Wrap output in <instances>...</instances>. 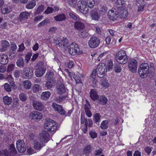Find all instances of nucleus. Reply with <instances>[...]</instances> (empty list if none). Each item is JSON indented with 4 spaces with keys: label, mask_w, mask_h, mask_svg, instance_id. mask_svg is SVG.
Segmentation results:
<instances>
[{
    "label": "nucleus",
    "mask_w": 156,
    "mask_h": 156,
    "mask_svg": "<svg viewBox=\"0 0 156 156\" xmlns=\"http://www.w3.org/2000/svg\"><path fill=\"white\" fill-rule=\"evenodd\" d=\"M4 89L5 90L9 92L11 91V88L10 85L8 83H5L4 85Z\"/></svg>",
    "instance_id": "54"
},
{
    "label": "nucleus",
    "mask_w": 156,
    "mask_h": 156,
    "mask_svg": "<svg viewBox=\"0 0 156 156\" xmlns=\"http://www.w3.org/2000/svg\"><path fill=\"white\" fill-rule=\"evenodd\" d=\"M39 136L40 139L45 143H47L49 140V134L46 131H42L40 134Z\"/></svg>",
    "instance_id": "16"
},
{
    "label": "nucleus",
    "mask_w": 156,
    "mask_h": 156,
    "mask_svg": "<svg viewBox=\"0 0 156 156\" xmlns=\"http://www.w3.org/2000/svg\"><path fill=\"white\" fill-rule=\"evenodd\" d=\"M97 75L99 78H103L107 72L106 66L104 63L100 64L97 68Z\"/></svg>",
    "instance_id": "3"
},
{
    "label": "nucleus",
    "mask_w": 156,
    "mask_h": 156,
    "mask_svg": "<svg viewBox=\"0 0 156 156\" xmlns=\"http://www.w3.org/2000/svg\"><path fill=\"white\" fill-rule=\"evenodd\" d=\"M44 10V6L43 5H39L38 8L36 9L34 12V15L35 16L37 14H40Z\"/></svg>",
    "instance_id": "38"
},
{
    "label": "nucleus",
    "mask_w": 156,
    "mask_h": 156,
    "mask_svg": "<svg viewBox=\"0 0 156 156\" xmlns=\"http://www.w3.org/2000/svg\"><path fill=\"white\" fill-rule=\"evenodd\" d=\"M16 65L20 68L23 67L25 66V63L23 58L20 57L17 59L16 62Z\"/></svg>",
    "instance_id": "27"
},
{
    "label": "nucleus",
    "mask_w": 156,
    "mask_h": 156,
    "mask_svg": "<svg viewBox=\"0 0 156 156\" xmlns=\"http://www.w3.org/2000/svg\"><path fill=\"white\" fill-rule=\"evenodd\" d=\"M61 40V39L59 37H55L54 39L53 42L56 45H59V47L60 45H62L60 43Z\"/></svg>",
    "instance_id": "52"
},
{
    "label": "nucleus",
    "mask_w": 156,
    "mask_h": 156,
    "mask_svg": "<svg viewBox=\"0 0 156 156\" xmlns=\"http://www.w3.org/2000/svg\"><path fill=\"white\" fill-rule=\"evenodd\" d=\"M52 125V126H51L49 128H47L48 131L53 132L57 129V125L55 122H54Z\"/></svg>",
    "instance_id": "45"
},
{
    "label": "nucleus",
    "mask_w": 156,
    "mask_h": 156,
    "mask_svg": "<svg viewBox=\"0 0 156 156\" xmlns=\"http://www.w3.org/2000/svg\"><path fill=\"white\" fill-rule=\"evenodd\" d=\"M97 100H98L97 102L99 105H104L107 104L108 99L104 95H101L99 96Z\"/></svg>",
    "instance_id": "20"
},
{
    "label": "nucleus",
    "mask_w": 156,
    "mask_h": 156,
    "mask_svg": "<svg viewBox=\"0 0 156 156\" xmlns=\"http://www.w3.org/2000/svg\"><path fill=\"white\" fill-rule=\"evenodd\" d=\"M119 15L118 12L115 9L110 10L108 12V17L110 20H116Z\"/></svg>",
    "instance_id": "11"
},
{
    "label": "nucleus",
    "mask_w": 156,
    "mask_h": 156,
    "mask_svg": "<svg viewBox=\"0 0 156 156\" xmlns=\"http://www.w3.org/2000/svg\"><path fill=\"white\" fill-rule=\"evenodd\" d=\"M77 5L78 9L81 12L84 14H86L88 12V8L87 6L86 3L84 1H79Z\"/></svg>",
    "instance_id": "6"
},
{
    "label": "nucleus",
    "mask_w": 156,
    "mask_h": 156,
    "mask_svg": "<svg viewBox=\"0 0 156 156\" xmlns=\"http://www.w3.org/2000/svg\"><path fill=\"white\" fill-rule=\"evenodd\" d=\"M89 94L90 98L93 101H94L98 99L99 96L98 95V91L95 89H91Z\"/></svg>",
    "instance_id": "18"
},
{
    "label": "nucleus",
    "mask_w": 156,
    "mask_h": 156,
    "mask_svg": "<svg viewBox=\"0 0 156 156\" xmlns=\"http://www.w3.org/2000/svg\"><path fill=\"white\" fill-rule=\"evenodd\" d=\"M107 68L109 69H112L113 67V63L112 61H109L107 65Z\"/></svg>",
    "instance_id": "61"
},
{
    "label": "nucleus",
    "mask_w": 156,
    "mask_h": 156,
    "mask_svg": "<svg viewBox=\"0 0 156 156\" xmlns=\"http://www.w3.org/2000/svg\"><path fill=\"white\" fill-rule=\"evenodd\" d=\"M90 15L92 20H98L100 18L98 10L97 9L92 10L90 12Z\"/></svg>",
    "instance_id": "22"
},
{
    "label": "nucleus",
    "mask_w": 156,
    "mask_h": 156,
    "mask_svg": "<svg viewBox=\"0 0 156 156\" xmlns=\"http://www.w3.org/2000/svg\"><path fill=\"white\" fill-rule=\"evenodd\" d=\"M86 104L84 105V108L86 113L88 117H91L92 115V113L90 111L91 106L89 101L86 100Z\"/></svg>",
    "instance_id": "14"
},
{
    "label": "nucleus",
    "mask_w": 156,
    "mask_h": 156,
    "mask_svg": "<svg viewBox=\"0 0 156 156\" xmlns=\"http://www.w3.org/2000/svg\"><path fill=\"white\" fill-rule=\"evenodd\" d=\"M55 122L51 119L46 120L44 123V127L46 129L48 130L47 128H49Z\"/></svg>",
    "instance_id": "30"
},
{
    "label": "nucleus",
    "mask_w": 156,
    "mask_h": 156,
    "mask_svg": "<svg viewBox=\"0 0 156 156\" xmlns=\"http://www.w3.org/2000/svg\"><path fill=\"white\" fill-rule=\"evenodd\" d=\"M16 147L19 152L23 153L26 150V147L24 142L20 140H18L16 143Z\"/></svg>",
    "instance_id": "10"
},
{
    "label": "nucleus",
    "mask_w": 156,
    "mask_h": 156,
    "mask_svg": "<svg viewBox=\"0 0 156 156\" xmlns=\"http://www.w3.org/2000/svg\"><path fill=\"white\" fill-rule=\"evenodd\" d=\"M45 87L48 89L52 88L53 87V82L51 81L46 82Z\"/></svg>",
    "instance_id": "51"
},
{
    "label": "nucleus",
    "mask_w": 156,
    "mask_h": 156,
    "mask_svg": "<svg viewBox=\"0 0 156 156\" xmlns=\"http://www.w3.org/2000/svg\"><path fill=\"white\" fill-rule=\"evenodd\" d=\"M74 27L77 30H81L83 29L85 27L84 24L82 22L76 21L74 23Z\"/></svg>",
    "instance_id": "24"
},
{
    "label": "nucleus",
    "mask_w": 156,
    "mask_h": 156,
    "mask_svg": "<svg viewBox=\"0 0 156 156\" xmlns=\"http://www.w3.org/2000/svg\"><path fill=\"white\" fill-rule=\"evenodd\" d=\"M45 146V144L42 142L35 141L34 144V148L35 150L40 151L41 148Z\"/></svg>",
    "instance_id": "23"
},
{
    "label": "nucleus",
    "mask_w": 156,
    "mask_h": 156,
    "mask_svg": "<svg viewBox=\"0 0 156 156\" xmlns=\"http://www.w3.org/2000/svg\"><path fill=\"white\" fill-rule=\"evenodd\" d=\"M68 94H66L65 95L62 96H58L55 98V101L58 103H60L64 100L66 98L68 97Z\"/></svg>",
    "instance_id": "33"
},
{
    "label": "nucleus",
    "mask_w": 156,
    "mask_h": 156,
    "mask_svg": "<svg viewBox=\"0 0 156 156\" xmlns=\"http://www.w3.org/2000/svg\"><path fill=\"white\" fill-rule=\"evenodd\" d=\"M23 74L24 77L25 79H29L32 77L34 72L32 69L26 67L23 70Z\"/></svg>",
    "instance_id": "8"
},
{
    "label": "nucleus",
    "mask_w": 156,
    "mask_h": 156,
    "mask_svg": "<svg viewBox=\"0 0 156 156\" xmlns=\"http://www.w3.org/2000/svg\"><path fill=\"white\" fill-rule=\"evenodd\" d=\"M46 68H45L40 66L35 71V75L37 77H41L44 74Z\"/></svg>",
    "instance_id": "19"
},
{
    "label": "nucleus",
    "mask_w": 156,
    "mask_h": 156,
    "mask_svg": "<svg viewBox=\"0 0 156 156\" xmlns=\"http://www.w3.org/2000/svg\"><path fill=\"white\" fill-rule=\"evenodd\" d=\"M69 16L72 19L76 20H80V19L79 16L76 14L72 12H69Z\"/></svg>",
    "instance_id": "42"
},
{
    "label": "nucleus",
    "mask_w": 156,
    "mask_h": 156,
    "mask_svg": "<svg viewBox=\"0 0 156 156\" xmlns=\"http://www.w3.org/2000/svg\"><path fill=\"white\" fill-rule=\"evenodd\" d=\"M115 4L118 8L123 7L125 4V1L124 0H117Z\"/></svg>",
    "instance_id": "39"
},
{
    "label": "nucleus",
    "mask_w": 156,
    "mask_h": 156,
    "mask_svg": "<svg viewBox=\"0 0 156 156\" xmlns=\"http://www.w3.org/2000/svg\"><path fill=\"white\" fill-rule=\"evenodd\" d=\"M10 83L13 89L16 90L17 89V87L15 85V82L13 81H11Z\"/></svg>",
    "instance_id": "64"
},
{
    "label": "nucleus",
    "mask_w": 156,
    "mask_h": 156,
    "mask_svg": "<svg viewBox=\"0 0 156 156\" xmlns=\"http://www.w3.org/2000/svg\"><path fill=\"white\" fill-rule=\"evenodd\" d=\"M114 70L115 73H119L121 71V68L120 65L119 64H116L115 65Z\"/></svg>",
    "instance_id": "46"
},
{
    "label": "nucleus",
    "mask_w": 156,
    "mask_h": 156,
    "mask_svg": "<svg viewBox=\"0 0 156 156\" xmlns=\"http://www.w3.org/2000/svg\"><path fill=\"white\" fill-rule=\"evenodd\" d=\"M96 73H97V69H94L92 72L90 77L91 79L93 81H94L95 80V79L96 76Z\"/></svg>",
    "instance_id": "58"
},
{
    "label": "nucleus",
    "mask_w": 156,
    "mask_h": 156,
    "mask_svg": "<svg viewBox=\"0 0 156 156\" xmlns=\"http://www.w3.org/2000/svg\"><path fill=\"white\" fill-rule=\"evenodd\" d=\"M1 11L2 14H5L9 13L11 9L8 7H3L1 9Z\"/></svg>",
    "instance_id": "49"
},
{
    "label": "nucleus",
    "mask_w": 156,
    "mask_h": 156,
    "mask_svg": "<svg viewBox=\"0 0 156 156\" xmlns=\"http://www.w3.org/2000/svg\"><path fill=\"white\" fill-rule=\"evenodd\" d=\"M53 11L52 8L50 7H48L46 10L45 11L44 13L47 14H49L52 13Z\"/></svg>",
    "instance_id": "59"
},
{
    "label": "nucleus",
    "mask_w": 156,
    "mask_h": 156,
    "mask_svg": "<svg viewBox=\"0 0 156 156\" xmlns=\"http://www.w3.org/2000/svg\"><path fill=\"white\" fill-rule=\"evenodd\" d=\"M36 2L35 0H32L28 2L26 5V7L28 9H33L36 5Z\"/></svg>",
    "instance_id": "28"
},
{
    "label": "nucleus",
    "mask_w": 156,
    "mask_h": 156,
    "mask_svg": "<svg viewBox=\"0 0 156 156\" xmlns=\"http://www.w3.org/2000/svg\"><path fill=\"white\" fill-rule=\"evenodd\" d=\"M12 99L11 97L6 96L3 98V101L4 103L6 105H9L12 102Z\"/></svg>",
    "instance_id": "34"
},
{
    "label": "nucleus",
    "mask_w": 156,
    "mask_h": 156,
    "mask_svg": "<svg viewBox=\"0 0 156 156\" xmlns=\"http://www.w3.org/2000/svg\"><path fill=\"white\" fill-rule=\"evenodd\" d=\"M68 90L66 88L63 84H61L57 88V93L59 95H62L64 94H68Z\"/></svg>",
    "instance_id": "17"
},
{
    "label": "nucleus",
    "mask_w": 156,
    "mask_h": 156,
    "mask_svg": "<svg viewBox=\"0 0 156 156\" xmlns=\"http://www.w3.org/2000/svg\"><path fill=\"white\" fill-rule=\"evenodd\" d=\"M149 65L147 63H143L140 65L138 73L141 78H144V76H146V75L148 74L149 71Z\"/></svg>",
    "instance_id": "2"
},
{
    "label": "nucleus",
    "mask_w": 156,
    "mask_h": 156,
    "mask_svg": "<svg viewBox=\"0 0 156 156\" xmlns=\"http://www.w3.org/2000/svg\"><path fill=\"white\" fill-rule=\"evenodd\" d=\"M54 18L56 21H62L66 20V17L65 14L62 13L54 17Z\"/></svg>",
    "instance_id": "26"
},
{
    "label": "nucleus",
    "mask_w": 156,
    "mask_h": 156,
    "mask_svg": "<svg viewBox=\"0 0 156 156\" xmlns=\"http://www.w3.org/2000/svg\"><path fill=\"white\" fill-rule=\"evenodd\" d=\"M41 90V87L38 84H34L32 88L33 92L34 93L39 92Z\"/></svg>",
    "instance_id": "36"
},
{
    "label": "nucleus",
    "mask_w": 156,
    "mask_h": 156,
    "mask_svg": "<svg viewBox=\"0 0 156 156\" xmlns=\"http://www.w3.org/2000/svg\"><path fill=\"white\" fill-rule=\"evenodd\" d=\"M10 45L9 43L7 41H3L2 42L0 46V51L4 52L6 51Z\"/></svg>",
    "instance_id": "21"
},
{
    "label": "nucleus",
    "mask_w": 156,
    "mask_h": 156,
    "mask_svg": "<svg viewBox=\"0 0 156 156\" xmlns=\"http://www.w3.org/2000/svg\"><path fill=\"white\" fill-rule=\"evenodd\" d=\"M51 95V93L49 91L43 92L41 94V99L43 100H47L49 98Z\"/></svg>",
    "instance_id": "29"
},
{
    "label": "nucleus",
    "mask_w": 156,
    "mask_h": 156,
    "mask_svg": "<svg viewBox=\"0 0 156 156\" xmlns=\"http://www.w3.org/2000/svg\"><path fill=\"white\" fill-rule=\"evenodd\" d=\"M30 117L32 119L40 120L42 118V114L37 111H33L29 114Z\"/></svg>",
    "instance_id": "9"
},
{
    "label": "nucleus",
    "mask_w": 156,
    "mask_h": 156,
    "mask_svg": "<svg viewBox=\"0 0 156 156\" xmlns=\"http://www.w3.org/2000/svg\"><path fill=\"white\" fill-rule=\"evenodd\" d=\"M88 4L87 3H86V5L87 6H88V8L89 7L90 8H92L94 6V0H93V1H88Z\"/></svg>",
    "instance_id": "57"
},
{
    "label": "nucleus",
    "mask_w": 156,
    "mask_h": 156,
    "mask_svg": "<svg viewBox=\"0 0 156 156\" xmlns=\"http://www.w3.org/2000/svg\"><path fill=\"white\" fill-rule=\"evenodd\" d=\"M117 62L121 64H125L128 61V58L126 51L123 50L119 51L115 55Z\"/></svg>",
    "instance_id": "1"
},
{
    "label": "nucleus",
    "mask_w": 156,
    "mask_h": 156,
    "mask_svg": "<svg viewBox=\"0 0 156 156\" xmlns=\"http://www.w3.org/2000/svg\"><path fill=\"white\" fill-rule=\"evenodd\" d=\"M15 67V64L13 63H12L8 66L7 68V71L8 72L10 73L12 70H13Z\"/></svg>",
    "instance_id": "47"
},
{
    "label": "nucleus",
    "mask_w": 156,
    "mask_h": 156,
    "mask_svg": "<svg viewBox=\"0 0 156 156\" xmlns=\"http://www.w3.org/2000/svg\"><path fill=\"white\" fill-rule=\"evenodd\" d=\"M52 107L55 111H57L61 115H65L66 111L62 106L54 103L52 104Z\"/></svg>",
    "instance_id": "12"
},
{
    "label": "nucleus",
    "mask_w": 156,
    "mask_h": 156,
    "mask_svg": "<svg viewBox=\"0 0 156 156\" xmlns=\"http://www.w3.org/2000/svg\"><path fill=\"white\" fill-rule=\"evenodd\" d=\"M30 16V13L25 11L21 12L19 16V20L21 22H24Z\"/></svg>",
    "instance_id": "15"
},
{
    "label": "nucleus",
    "mask_w": 156,
    "mask_h": 156,
    "mask_svg": "<svg viewBox=\"0 0 156 156\" xmlns=\"http://www.w3.org/2000/svg\"><path fill=\"white\" fill-rule=\"evenodd\" d=\"M68 50L69 54L72 55L79 54L80 48L76 43H71L69 46Z\"/></svg>",
    "instance_id": "4"
},
{
    "label": "nucleus",
    "mask_w": 156,
    "mask_h": 156,
    "mask_svg": "<svg viewBox=\"0 0 156 156\" xmlns=\"http://www.w3.org/2000/svg\"><path fill=\"white\" fill-rule=\"evenodd\" d=\"M65 65L69 68H72L74 66V62L73 61H70L69 62H66L65 63Z\"/></svg>",
    "instance_id": "55"
},
{
    "label": "nucleus",
    "mask_w": 156,
    "mask_h": 156,
    "mask_svg": "<svg viewBox=\"0 0 156 156\" xmlns=\"http://www.w3.org/2000/svg\"><path fill=\"white\" fill-rule=\"evenodd\" d=\"M9 55L10 57H9L10 59H12L15 58L16 56V51L13 50H10L9 51Z\"/></svg>",
    "instance_id": "48"
},
{
    "label": "nucleus",
    "mask_w": 156,
    "mask_h": 156,
    "mask_svg": "<svg viewBox=\"0 0 156 156\" xmlns=\"http://www.w3.org/2000/svg\"><path fill=\"white\" fill-rule=\"evenodd\" d=\"M19 97L20 99L22 101H25L27 99L26 95L23 93L20 94Z\"/></svg>",
    "instance_id": "53"
},
{
    "label": "nucleus",
    "mask_w": 156,
    "mask_h": 156,
    "mask_svg": "<svg viewBox=\"0 0 156 156\" xmlns=\"http://www.w3.org/2000/svg\"><path fill=\"white\" fill-rule=\"evenodd\" d=\"M10 151L12 153L14 154L16 153V151L15 149L14 146L13 144H12L10 145Z\"/></svg>",
    "instance_id": "62"
},
{
    "label": "nucleus",
    "mask_w": 156,
    "mask_h": 156,
    "mask_svg": "<svg viewBox=\"0 0 156 156\" xmlns=\"http://www.w3.org/2000/svg\"><path fill=\"white\" fill-rule=\"evenodd\" d=\"M152 147H147L144 148V150L145 152L147 153L148 155H149L152 151Z\"/></svg>",
    "instance_id": "60"
},
{
    "label": "nucleus",
    "mask_w": 156,
    "mask_h": 156,
    "mask_svg": "<svg viewBox=\"0 0 156 156\" xmlns=\"http://www.w3.org/2000/svg\"><path fill=\"white\" fill-rule=\"evenodd\" d=\"M101 116L99 113H96L93 115V119L94 122L97 124L98 122H99L100 121V119Z\"/></svg>",
    "instance_id": "32"
},
{
    "label": "nucleus",
    "mask_w": 156,
    "mask_h": 156,
    "mask_svg": "<svg viewBox=\"0 0 156 156\" xmlns=\"http://www.w3.org/2000/svg\"><path fill=\"white\" fill-rule=\"evenodd\" d=\"M108 121L107 120L103 121L101 123L100 127L102 129H106L108 128Z\"/></svg>",
    "instance_id": "35"
},
{
    "label": "nucleus",
    "mask_w": 156,
    "mask_h": 156,
    "mask_svg": "<svg viewBox=\"0 0 156 156\" xmlns=\"http://www.w3.org/2000/svg\"><path fill=\"white\" fill-rule=\"evenodd\" d=\"M89 135L92 139H94L97 136V133L92 130L89 132Z\"/></svg>",
    "instance_id": "56"
},
{
    "label": "nucleus",
    "mask_w": 156,
    "mask_h": 156,
    "mask_svg": "<svg viewBox=\"0 0 156 156\" xmlns=\"http://www.w3.org/2000/svg\"><path fill=\"white\" fill-rule=\"evenodd\" d=\"M73 77L76 82V84H79L81 83L80 78L78 75L74 74Z\"/></svg>",
    "instance_id": "50"
},
{
    "label": "nucleus",
    "mask_w": 156,
    "mask_h": 156,
    "mask_svg": "<svg viewBox=\"0 0 156 156\" xmlns=\"http://www.w3.org/2000/svg\"><path fill=\"white\" fill-rule=\"evenodd\" d=\"M100 40L95 37H91L88 41V45L90 47L94 48L98 47L100 44Z\"/></svg>",
    "instance_id": "7"
},
{
    "label": "nucleus",
    "mask_w": 156,
    "mask_h": 156,
    "mask_svg": "<svg viewBox=\"0 0 156 156\" xmlns=\"http://www.w3.org/2000/svg\"><path fill=\"white\" fill-rule=\"evenodd\" d=\"M77 0H69V5L72 7L75 8L76 6Z\"/></svg>",
    "instance_id": "44"
},
{
    "label": "nucleus",
    "mask_w": 156,
    "mask_h": 156,
    "mask_svg": "<svg viewBox=\"0 0 156 156\" xmlns=\"http://www.w3.org/2000/svg\"><path fill=\"white\" fill-rule=\"evenodd\" d=\"M91 147L89 145L86 146L83 149V153L86 155L89 154L91 152Z\"/></svg>",
    "instance_id": "40"
},
{
    "label": "nucleus",
    "mask_w": 156,
    "mask_h": 156,
    "mask_svg": "<svg viewBox=\"0 0 156 156\" xmlns=\"http://www.w3.org/2000/svg\"><path fill=\"white\" fill-rule=\"evenodd\" d=\"M54 73L50 71L47 72L45 76L46 79L48 80H51L53 77Z\"/></svg>",
    "instance_id": "41"
},
{
    "label": "nucleus",
    "mask_w": 156,
    "mask_h": 156,
    "mask_svg": "<svg viewBox=\"0 0 156 156\" xmlns=\"http://www.w3.org/2000/svg\"><path fill=\"white\" fill-rule=\"evenodd\" d=\"M33 105L34 108L36 110L41 111L44 109V105L40 101H33Z\"/></svg>",
    "instance_id": "13"
},
{
    "label": "nucleus",
    "mask_w": 156,
    "mask_h": 156,
    "mask_svg": "<svg viewBox=\"0 0 156 156\" xmlns=\"http://www.w3.org/2000/svg\"><path fill=\"white\" fill-rule=\"evenodd\" d=\"M128 66L129 70L133 73H136L137 67V62L136 60L132 58L128 61Z\"/></svg>",
    "instance_id": "5"
},
{
    "label": "nucleus",
    "mask_w": 156,
    "mask_h": 156,
    "mask_svg": "<svg viewBox=\"0 0 156 156\" xmlns=\"http://www.w3.org/2000/svg\"><path fill=\"white\" fill-rule=\"evenodd\" d=\"M23 84L24 88L27 89H29L30 88L31 86V83L28 80L23 81Z\"/></svg>",
    "instance_id": "43"
},
{
    "label": "nucleus",
    "mask_w": 156,
    "mask_h": 156,
    "mask_svg": "<svg viewBox=\"0 0 156 156\" xmlns=\"http://www.w3.org/2000/svg\"><path fill=\"white\" fill-rule=\"evenodd\" d=\"M102 153V150L101 148L96 150L94 152L95 155L98 156Z\"/></svg>",
    "instance_id": "63"
},
{
    "label": "nucleus",
    "mask_w": 156,
    "mask_h": 156,
    "mask_svg": "<svg viewBox=\"0 0 156 156\" xmlns=\"http://www.w3.org/2000/svg\"><path fill=\"white\" fill-rule=\"evenodd\" d=\"M89 35L88 33L85 30L83 29L81 30L80 32V37L82 38H85L88 37Z\"/></svg>",
    "instance_id": "37"
},
{
    "label": "nucleus",
    "mask_w": 156,
    "mask_h": 156,
    "mask_svg": "<svg viewBox=\"0 0 156 156\" xmlns=\"http://www.w3.org/2000/svg\"><path fill=\"white\" fill-rule=\"evenodd\" d=\"M9 59L8 56L4 54L0 55V63L3 65H5L8 62Z\"/></svg>",
    "instance_id": "25"
},
{
    "label": "nucleus",
    "mask_w": 156,
    "mask_h": 156,
    "mask_svg": "<svg viewBox=\"0 0 156 156\" xmlns=\"http://www.w3.org/2000/svg\"><path fill=\"white\" fill-rule=\"evenodd\" d=\"M68 40L66 38H63L61 40L60 43L62 44V45H60L59 47L61 48L62 47H67L68 45Z\"/></svg>",
    "instance_id": "31"
}]
</instances>
